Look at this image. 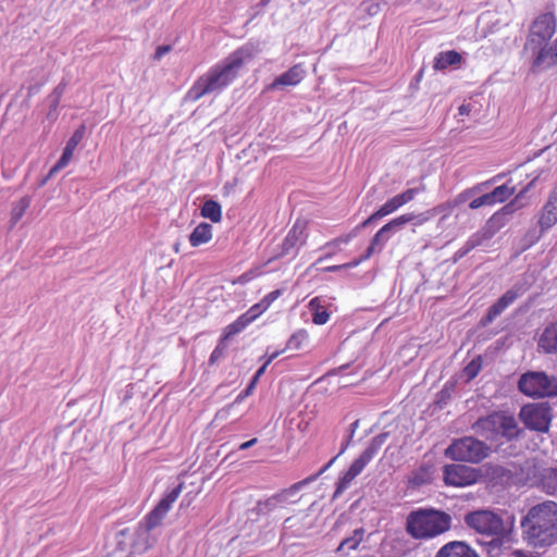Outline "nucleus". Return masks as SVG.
Returning <instances> with one entry per match:
<instances>
[{
    "label": "nucleus",
    "instance_id": "13d9d810",
    "mask_svg": "<svg viewBox=\"0 0 557 557\" xmlns=\"http://www.w3.org/2000/svg\"><path fill=\"white\" fill-rule=\"evenodd\" d=\"M470 112L469 108L465 104L459 107V113L460 114H468Z\"/></svg>",
    "mask_w": 557,
    "mask_h": 557
},
{
    "label": "nucleus",
    "instance_id": "1a4fd4ad",
    "mask_svg": "<svg viewBox=\"0 0 557 557\" xmlns=\"http://www.w3.org/2000/svg\"><path fill=\"white\" fill-rule=\"evenodd\" d=\"M333 465V460H330L324 467H322L319 472L313 475H310L302 481H299L293 484L290 487L283 490L281 493L273 495L265 499L264 502H258L256 507L250 510L251 517H259L261 515H265L276 508L280 504L287 500L288 495L299 491L305 485L315 481L323 472H325Z\"/></svg>",
    "mask_w": 557,
    "mask_h": 557
},
{
    "label": "nucleus",
    "instance_id": "72a5a7b5",
    "mask_svg": "<svg viewBox=\"0 0 557 557\" xmlns=\"http://www.w3.org/2000/svg\"><path fill=\"white\" fill-rule=\"evenodd\" d=\"M30 201H32V199L29 197H23L15 203V206L12 209V213H11L12 224L17 223L22 219L25 211L29 208Z\"/></svg>",
    "mask_w": 557,
    "mask_h": 557
},
{
    "label": "nucleus",
    "instance_id": "6e6552de",
    "mask_svg": "<svg viewBox=\"0 0 557 557\" xmlns=\"http://www.w3.org/2000/svg\"><path fill=\"white\" fill-rule=\"evenodd\" d=\"M519 418L525 428L546 433L553 419L552 407L546 401L527 404L521 407Z\"/></svg>",
    "mask_w": 557,
    "mask_h": 557
},
{
    "label": "nucleus",
    "instance_id": "864d4df0",
    "mask_svg": "<svg viewBox=\"0 0 557 557\" xmlns=\"http://www.w3.org/2000/svg\"><path fill=\"white\" fill-rule=\"evenodd\" d=\"M257 441H258L257 438H251L250 441H247V442L240 444L239 449L246 450V449L250 448L251 446H253L257 443Z\"/></svg>",
    "mask_w": 557,
    "mask_h": 557
},
{
    "label": "nucleus",
    "instance_id": "473e14b6",
    "mask_svg": "<svg viewBox=\"0 0 557 557\" xmlns=\"http://www.w3.org/2000/svg\"><path fill=\"white\" fill-rule=\"evenodd\" d=\"M431 479L430 470L426 467H420L409 475L408 482L411 487L417 488L430 483Z\"/></svg>",
    "mask_w": 557,
    "mask_h": 557
},
{
    "label": "nucleus",
    "instance_id": "c756f323",
    "mask_svg": "<svg viewBox=\"0 0 557 557\" xmlns=\"http://www.w3.org/2000/svg\"><path fill=\"white\" fill-rule=\"evenodd\" d=\"M542 228H549L557 223V206L552 200H547L539 221Z\"/></svg>",
    "mask_w": 557,
    "mask_h": 557
},
{
    "label": "nucleus",
    "instance_id": "39448f33",
    "mask_svg": "<svg viewBox=\"0 0 557 557\" xmlns=\"http://www.w3.org/2000/svg\"><path fill=\"white\" fill-rule=\"evenodd\" d=\"M490 451L491 447L486 443L473 436H463L453 441L446 448L445 456L457 461L479 463Z\"/></svg>",
    "mask_w": 557,
    "mask_h": 557
},
{
    "label": "nucleus",
    "instance_id": "f3484780",
    "mask_svg": "<svg viewBox=\"0 0 557 557\" xmlns=\"http://www.w3.org/2000/svg\"><path fill=\"white\" fill-rule=\"evenodd\" d=\"M417 216L413 213H406L403 215H399L385 224L373 237L371 244H384L386 242H389L393 237V235L399 231V228L405 225L406 223H409L413 221Z\"/></svg>",
    "mask_w": 557,
    "mask_h": 557
},
{
    "label": "nucleus",
    "instance_id": "f03ea898",
    "mask_svg": "<svg viewBox=\"0 0 557 557\" xmlns=\"http://www.w3.org/2000/svg\"><path fill=\"white\" fill-rule=\"evenodd\" d=\"M523 540L535 548H545L557 542V503L545 500L532 506L521 519Z\"/></svg>",
    "mask_w": 557,
    "mask_h": 557
},
{
    "label": "nucleus",
    "instance_id": "c03bdc74",
    "mask_svg": "<svg viewBox=\"0 0 557 557\" xmlns=\"http://www.w3.org/2000/svg\"><path fill=\"white\" fill-rule=\"evenodd\" d=\"M280 354H281V351H275V352H273V354L269 357V359L267 360V362H265L262 367H260V368L257 370V372L255 373V375L252 376V379H251V380H253V381L257 383V382L259 381L260 376L264 373V371H265L267 367L269 366V363H270L272 360H274V359H275Z\"/></svg>",
    "mask_w": 557,
    "mask_h": 557
},
{
    "label": "nucleus",
    "instance_id": "6ab92c4d",
    "mask_svg": "<svg viewBox=\"0 0 557 557\" xmlns=\"http://www.w3.org/2000/svg\"><path fill=\"white\" fill-rule=\"evenodd\" d=\"M513 203L504 206L500 210L495 212L486 222L484 233L486 235H494L503 228L509 221V216L513 213Z\"/></svg>",
    "mask_w": 557,
    "mask_h": 557
},
{
    "label": "nucleus",
    "instance_id": "0eeeda50",
    "mask_svg": "<svg viewBox=\"0 0 557 557\" xmlns=\"http://www.w3.org/2000/svg\"><path fill=\"white\" fill-rule=\"evenodd\" d=\"M463 521L469 529L482 535L500 534L506 524L498 513L490 509L469 511Z\"/></svg>",
    "mask_w": 557,
    "mask_h": 557
},
{
    "label": "nucleus",
    "instance_id": "9b49d317",
    "mask_svg": "<svg viewBox=\"0 0 557 557\" xmlns=\"http://www.w3.org/2000/svg\"><path fill=\"white\" fill-rule=\"evenodd\" d=\"M444 482L451 486H467L483 478V470L461 463L446 465L443 468Z\"/></svg>",
    "mask_w": 557,
    "mask_h": 557
},
{
    "label": "nucleus",
    "instance_id": "412c9836",
    "mask_svg": "<svg viewBox=\"0 0 557 557\" xmlns=\"http://www.w3.org/2000/svg\"><path fill=\"white\" fill-rule=\"evenodd\" d=\"M462 61L461 53L456 50L441 51L434 57L433 69L435 71H445L449 66H460Z\"/></svg>",
    "mask_w": 557,
    "mask_h": 557
},
{
    "label": "nucleus",
    "instance_id": "052dcab7",
    "mask_svg": "<svg viewBox=\"0 0 557 557\" xmlns=\"http://www.w3.org/2000/svg\"><path fill=\"white\" fill-rule=\"evenodd\" d=\"M64 148H65L66 150L72 151L73 153H74V151H75V149H76V147H74V146H72V145H70V144H67V143H66V145H65V147H64Z\"/></svg>",
    "mask_w": 557,
    "mask_h": 557
},
{
    "label": "nucleus",
    "instance_id": "bf43d9fd",
    "mask_svg": "<svg viewBox=\"0 0 557 557\" xmlns=\"http://www.w3.org/2000/svg\"><path fill=\"white\" fill-rule=\"evenodd\" d=\"M319 301H320L319 298L311 299V301L309 304L310 308L314 309L315 307H318L319 306Z\"/></svg>",
    "mask_w": 557,
    "mask_h": 557
},
{
    "label": "nucleus",
    "instance_id": "2eb2a0df",
    "mask_svg": "<svg viewBox=\"0 0 557 557\" xmlns=\"http://www.w3.org/2000/svg\"><path fill=\"white\" fill-rule=\"evenodd\" d=\"M515 193V188L504 184L494 188L491 193L484 194L470 201L469 208L472 210L479 209L483 206H494L496 203H503L509 199Z\"/></svg>",
    "mask_w": 557,
    "mask_h": 557
},
{
    "label": "nucleus",
    "instance_id": "4c0bfd02",
    "mask_svg": "<svg viewBox=\"0 0 557 557\" xmlns=\"http://www.w3.org/2000/svg\"><path fill=\"white\" fill-rule=\"evenodd\" d=\"M481 367H482L481 357H478V358L471 360L463 369V372H465V375L467 376V379L468 380L474 379L479 374Z\"/></svg>",
    "mask_w": 557,
    "mask_h": 557
},
{
    "label": "nucleus",
    "instance_id": "4468645a",
    "mask_svg": "<svg viewBox=\"0 0 557 557\" xmlns=\"http://www.w3.org/2000/svg\"><path fill=\"white\" fill-rule=\"evenodd\" d=\"M282 294L281 289H275L268 294L263 299H261L258 304L253 305L247 312L242 314L236 320L235 329H245L249 323L256 320L262 312H264L270 305L277 299Z\"/></svg>",
    "mask_w": 557,
    "mask_h": 557
},
{
    "label": "nucleus",
    "instance_id": "4d7b16f0",
    "mask_svg": "<svg viewBox=\"0 0 557 557\" xmlns=\"http://www.w3.org/2000/svg\"><path fill=\"white\" fill-rule=\"evenodd\" d=\"M348 367V364H345V366H342V367H338L337 369H334L332 371H330L327 374L331 375V374H335L337 372H341L342 370L346 369Z\"/></svg>",
    "mask_w": 557,
    "mask_h": 557
},
{
    "label": "nucleus",
    "instance_id": "4be33fe9",
    "mask_svg": "<svg viewBox=\"0 0 557 557\" xmlns=\"http://www.w3.org/2000/svg\"><path fill=\"white\" fill-rule=\"evenodd\" d=\"M539 347L545 354L557 352V321L548 324L539 338Z\"/></svg>",
    "mask_w": 557,
    "mask_h": 557
},
{
    "label": "nucleus",
    "instance_id": "7ed1b4c3",
    "mask_svg": "<svg viewBox=\"0 0 557 557\" xmlns=\"http://www.w3.org/2000/svg\"><path fill=\"white\" fill-rule=\"evenodd\" d=\"M451 527V517L434 508H420L411 511L406 519V531L416 540L438 536Z\"/></svg>",
    "mask_w": 557,
    "mask_h": 557
},
{
    "label": "nucleus",
    "instance_id": "3c124183",
    "mask_svg": "<svg viewBox=\"0 0 557 557\" xmlns=\"http://www.w3.org/2000/svg\"><path fill=\"white\" fill-rule=\"evenodd\" d=\"M164 251H162L161 253L164 255H173V253H177L180 251V246H164Z\"/></svg>",
    "mask_w": 557,
    "mask_h": 557
},
{
    "label": "nucleus",
    "instance_id": "cd10ccee",
    "mask_svg": "<svg viewBox=\"0 0 557 557\" xmlns=\"http://www.w3.org/2000/svg\"><path fill=\"white\" fill-rule=\"evenodd\" d=\"M401 206L398 196H394L388 199L381 208L372 213L363 223L362 226H367L372 222L382 219L385 215H388L399 209Z\"/></svg>",
    "mask_w": 557,
    "mask_h": 557
},
{
    "label": "nucleus",
    "instance_id": "8fccbe9b",
    "mask_svg": "<svg viewBox=\"0 0 557 557\" xmlns=\"http://www.w3.org/2000/svg\"><path fill=\"white\" fill-rule=\"evenodd\" d=\"M359 425V420L354 421L349 426V434L347 435L346 440L352 441V437L355 435V432Z\"/></svg>",
    "mask_w": 557,
    "mask_h": 557
},
{
    "label": "nucleus",
    "instance_id": "9d476101",
    "mask_svg": "<svg viewBox=\"0 0 557 557\" xmlns=\"http://www.w3.org/2000/svg\"><path fill=\"white\" fill-rule=\"evenodd\" d=\"M556 16L553 12L540 14L532 23L527 46L532 49H542L556 32Z\"/></svg>",
    "mask_w": 557,
    "mask_h": 557
},
{
    "label": "nucleus",
    "instance_id": "ddd939ff",
    "mask_svg": "<svg viewBox=\"0 0 557 557\" xmlns=\"http://www.w3.org/2000/svg\"><path fill=\"white\" fill-rule=\"evenodd\" d=\"M183 483L175 486L170 493H168L154 507V509L146 517V529L148 531L158 527L172 504L177 499L182 492Z\"/></svg>",
    "mask_w": 557,
    "mask_h": 557
},
{
    "label": "nucleus",
    "instance_id": "37998d69",
    "mask_svg": "<svg viewBox=\"0 0 557 557\" xmlns=\"http://www.w3.org/2000/svg\"><path fill=\"white\" fill-rule=\"evenodd\" d=\"M292 247L293 246H289V247L281 246L280 247V251L273 252L272 256L268 258V260L265 261L264 264H270L274 260L284 258L285 256L289 255V250H290Z\"/></svg>",
    "mask_w": 557,
    "mask_h": 557
},
{
    "label": "nucleus",
    "instance_id": "680f3d73",
    "mask_svg": "<svg viewBox=\"0 0 557 557\" xmlns=\"http://www.w3.org/2000/svg\"><path fill=\"white\" fill-rule=\"evenodd\" d=\"M58 103H59V96L55 97L53 100V111H55Z\"/></svg>",
    "mask_w": 557,
    "mask_h": 557
},
{
    "label": "nucleus",
    "instance_id": "de8ad7c7",
    "mask_svg": "<svg viewBox=\"0 0 557 557\" xmlns=\"http://www.w3.org/2000/svg\"><path fill=\"white\" fill-rule=\"evenodd\" d=\"M171 49L172 48L169 45L158 46L156 51H154L153 59L154 60H160L163 55L169 53L171 51Z\"/></svg>",
    "mask_w": 557,
    "mask_h": 557
},
{
    "label": "nucleus",
    "instance_id": "a19ab883",
    "mask_svg": "<svg viewBox=\"0 0 557 557\" xmlns=\"http://www.w3.org/2000/svg\"><path fill=\"white\" fill-rule=\"evenodd\" d=\"M422 189L421 188H408L406 189L405 191H403L401 194H398V198H399V201L401 203V206H405L406 203L410 202L411 200L414 199V197L421 191Z\"/></svg>",
    "mask_w": 557,
    "mask_h": 557
},
{
    "label": "nucleus",
    "instance_id": "a18cd8bd",
    "mask_svg": "<svg viewBox=\"0 0 557 557\" xmlns=\"http://www.w3.org/2000/svg\"><path fill=\"white\" fill-rule=\"evenodd\" d=\"M329 318H330V314L326 310L315 311L313 313L312 321H313V323H315L318 325H322V324L326 323Z\"/></svg>",
    "mask_w": 557,
    "mask_h": 557
},
{
    "label": "nucleus",
    "instance_id": "5701e85b",
    "mask_svg": "<svg viewBox=\"0 0 557 557\" xmlns=\"http://www.w3.org/2000/svg\"><path fill=\"white\" fill-rule=\"evenodd\" d=\"M366 530L363 528L355 529L350 536L345 537L336 548V553L342 556H347L349 552L358 549L360 543L363 541Z\"/></svg>",
    "mask_w": 557,
    "mask_h": 557
},
{
    "label": "nucleus",
    "instance_id": "58836bf2",
    "mask_svg": "<svg viewBox=\"0 0 557 557\" xmlns=\"http://www.w3.org/2000/svg\"><path fill=\"white\" fill-rule=\"evenodd\" d=\"M306 338H307V332L304 330H300L290 336V338L287 342L286 347L288 349H294V350L299 349L302 341H305Z\"/></svg>",
    "mask_w": 557,
    "mask_h": 557
},
{
    "label": "nucleus",
    "instance_id": "bb28decb",
    "mask_svg": "<svg viewBox=\"0 0 557 557\" xmlns=\"http://www.w3.org/2000/svg\"><path fill=\"white\" fill-rule=\"evenodd\" d=\"M236 325V321L233 322L232 324L227 325L226 329L224 330V334L223 336L220 338L216 347L214 348V350L212 351L210 358H209V363L210 364H213L215 363L224 354V350L226 348V341H228L230 338H232L233 336H235L236 334H238L239 332H242L244 329H233L234 326Z\"/></svg>",
    "mask_w": 557,
    "mask_h": 557
},
{
    "label": "nucleus",
    "instance_id": "ea45409f",
    "mask_svg": "<svg viewBox=\"0 0 557 557\" xmlns=\"http://www.w3.org/2000/svg\"><path fill=\"white\" fill-rule=\"evenodd\" d=\"M74 153L70 150L63 149L61 158L58 160V162L54 164V166L50 170L49 175H52L54 172L65 168L70 161L72 160Z\"/></svg>",
    "mask_w": 557,
    "mask_h": 557
},
{
    "label": "nucleus",
    "instance_id": "dca6fc26",
    "mask_svg": "<svg viewBox=\"0 0 557 557\" xmlns=\"http://www.w3.org/2000/svg\"><path fill=\"white\" fill-rule=\"evenodd\" d=\"M306 76L304 65L298 63L289 67L286 72L278 75L271 84L267 86V90H276L283 87L297 86Z\"/></svg>",
    "mask_w": 557,
    "mask_h": 557
},
{
    "label": "nucleus",
    "instance_id": "f257e3e1",
    "mask_svg": "<svg viewBox=\"0 0 557 557\" xmlns=\"http://www.w3.org/2000/svg\"><path fill=\"white\" fill-rule=\"evenodd\" d=\"M252 58L253 53L249 48H238L222 63L211 66L200 75L187 91L186 98L196 102L208 94L224 89L236 79L245 62Z\"/></svg>",
    "mask_w": 557,
    "mask_h": 557
},
{
    "label": "nucleus",
    "instance_id": "e433bc0d",
    "mask_svg": "<svg viewBox=\"0 0 557 557\" xmlns=\"http://www.w3.org/2000/svg\"><path fill=\"white\" fill-rule=\"evenodd\" d=\"M374 248L375 246H368L367 250L364 253H362L360 257L358 258H355L352 261L346 263V264H343V265H334V267H329L326 268L327 271H336L338 269H342V268H350V267H356L358 265L362 260H366L368 258H370L372 256V253L374 252Z\"/></svg>",
    "mask_w": 557,
    "mask_h": 557
},
{
    "label": "nucleus",
    "instance_id": "e2e57ef3",
    "mask_svg": "<svg viewBox=\"0 0 557 557\" xmlns=\"http://www.w3.org/2000/svg\"><path fill=\"white\" fill-rule=\"evenodd\" d=\"M172 263V260H170L169 262H166V265L170 267Z\"/></svg>",
    "mask_w": 557,
    "mask_h": 557
},
{
    "label": "nucleus",
    "instance_id": "5fc2aeb1",
    "mask_svg": "<svg viewBox=\"0 0 557 557\" xmlns=\"http://www.w3.org/2000/svg\"><path fill=\"white\" fill-rule=\"evenodd\" d=\"M469 252V249L466 248V249H460L459 251H457L454 256V262H457L458 259L462 258L463 256H466L467 253Z\"/></svg>",
    "mask_w": 557,
    "mask_h": 557
},
{
    "label": "nucleus",
    "instance_id": "09e8293b",
    "mask_svg": "<svg viewBox=\"0 0 557 557\" xmlns=\"http://www.w3.org/2000/svg\"><path fill=\"white\" fill-rule=\"evenodd\" d=\"M255 276L252 271L246 272L239 275L236 280L233 281V284H245L249 282Z\"/></svg>",
    "mask_w": 557,
    "mask_h": 557
},
{
    "label": "nucleus",
    "instance_id": "f8f14e48",
    "mask_svg": "<svg viewBox=\"0 0 557 557\" xmlns=\"http://www.w3.org/2000/svg\"><path fill=\"white\" fill-rule=\"evenodd\" d=\"M523 288L519 285H515L512 288L508 289L502 297L497 299L495 304H493L486 314L481 319L480 325L485 327L491 324L498 315L503 313V311L511 305L522 293Z\"/></svg>",
    "mask_w": 557,
    "mask_h": 557
},
{
    "label": "nucleus",
    "instance_id": "6e6d98bb",
    "mask_svg": "<svg viewBox=\"0 0 557 557\" xmlns=\"http://www.w3.org/2000/svg\"><path fill=\"white\" fill-rule=\"evenodd\" d=\"M548 199L555 202V205L557 206V187L553 189Z\"/></svg>",
    "mask_w": 557,
    "mask_h": 557
},
{
    "label": "nucleus",
    "instance_id": "c85d7f7f",
    "mask_svg": "<svg viewBox=\"0 0 557 557\" xmlns=\"http://www.w3.org/2000/svg\"><path fill=\"white\" fill-rule=\"evenodd\" d=\"M307 222L297 220L288 232L285 244H302L307 239Z\"/></svg>",
    "mask_w": 557,
    "mask_h": 557
},
{
    "label": "nucleus",
    "instance_id": "20e7f679",
    "mask_svg": "<svg viewBox=\"0 0 557 557\" xmlns=\"http://www.w3.org/2000/svg\"><path fill=\"white\" fill-rule=\"evenodd\" d=\"M518 389L531 398L556 397L557 376L545 371L529 370L520 375Z\"/></svg>",
    "mask_w": 557,
    "mask_h": 557
},
{
    "label": "nucleus",
    "instance_id": "49530a36",
    "mask_svg": "<svg viewBox=\"0 0 557 557\" xmlns=\"http://www.w3.org/2000/svg\"><path fill=\"white\" fill-rule=\"evenodd\" d=\"M256 384H257V383H256L253 380H251V381H250V383L248 384V386L246 387V389H244V391H243V392H242V393L236 397V399H235L234 404L239 403V401H242L244 398H246L247 396H249V395L252 393V391H253V388H255Z\"/></svg>",
    "mask_w": 557,
    "mask_h": 557
},
{
    "label": "nucleus",
    "instance_id": "b1692460",
    "mask_svg": "<svg viewBox=\"0 0 557 557\" xmlns=\"http://www.w3.org/2000/svg\"><path fill=\"white\" fill-rule=\"evenodd\" d=\"M502 419V413H492L486 417L480 418L474 424L473 429L476 433H491L498 435L499 422Z\"/></svg>",
    "mask_w": 557,
    "mask_h": 557
},
{
    "label": "nucleus",
    "instance_id": "423d86ee",
    "mask_svg": "<svg viewBox=\"0 0 557 557\" xmlns=\"http://www.w3.org/2000/svg\"><path fill=\"white\" fill-rule=\"evenodd\" d=\"M388 436V432H383L371 440L369 446L361 453V455L351 463L349 469L338 480L333 498L338 497L349 486L351 481L362 472L366 466L382 448Z\"/></svg>",
    "mask_w": 557,
    "mask_h": 557
},
{
    "label": "nucleus",
    "instance_id": "c9c22d12",
    "mask_svg": "<svg viewBox=\"0 0 557 557\" xmlns=\"http://www.w3.org/2000/svg\"><path fill=\"white\" fill-rule=\"evenodd\" d=\"M483 476H488L492 480L502 479L506 474V469L498 465H484L482 468Z\"/></svg>",
    "mask_w": 557,
    "mask_h": 557
},
{
    "label": "nucleus",
    "instance_id": "393cba45",
    "mask_svg": "<svg viewBox=\"0 0 557 557\" xmlns=\"http://www.w3.org/2000/svg\"><path fill=\"white\" fill-rule=\"evenodd\" d=\"M499 423L498 435L508 441L519 438L523 433V430L518 426L516 419L511 416L502 414Z\"/></svg>",
    "mask_w": 557,
    "mask_h": 557
},
{
    "label": "nucleus",
    "instance_id": "a211bd4d",
    "mask_svg": "<svg viewBox=\"0 0 557 557\" xmlns=\"http://www.w3.org/2000/svg\"><path fill=\"white\" fill-rule=\"evenodd\" d=\"M512 525L513 521L511 520L509 524L504 525V531L500 534H491L488 535L491 540L482 543L488 557H497L504 545L511 542Z\"/></svg>",
    "mask_w": 557,
    "mask_h": 557
},
{
    "label": "nucleus",
    "instance_id": "603ef678",
    "mask_svg": "<svg viewBox=\"0 0 557 557\" xmlns=\"http://www.w3.org/2000/svg\"><path fill=\"white\" fill-rule=\"evenodd\" d=\"M350 443L351 442L349 440H345L344 443L342 444L339 453L335 457H333L331 460H333V462H334L338 456H341L342 454L345 453V450L348 448Z\"/></svg>",
    "mask_w": 557,
    "mask_h": 557
},
{
    "label": "nucleus",
    "instance_id": "a878e982",
    "mask_svg": "<svg viewBox=\"0 0 557 557\" xmlns=\"http://www.w3.org/2000/svg\"><path fill=\"white\" fill-rule=\"evenodd\" d=\"M539 485L547 494H557V467L542 469L539 474Z\"/></svg>",
    "mask_w": 557,
    "mask_h": 557
},
{
    "label": "nucleus",
    "instance_id": "79ce46f5",
    "mask_svg": "<svg viewBox=\"0 0 557 557\" xmlns=\"http://www.w3.org/2000/svg\"><path fill=\"white\" fill-rule=\"evenodd\" d=\"M85 131H86V127L85 125H81L74 133L73 135L71 136V138L67 140V144L74 146L77 148V146L79 145V143L83 140L84 136H85Z\"/></svg>",
    "mask_w": 557,
    "mask_h": 557
},
{
    "label": "nucleus",
    "instance_id": "7c9ffc66",
    "mask_svg": "<svg viewBox=\"0 0 557 557\" xmlns=\"http://www.w3.org/2000/svg\"><path fill=\"white\" fill-rule=\"evenodd\" d=\"M212 238V226L209 223H200L191 232L189 239L191 244H205Z\"/></svg>",
    "mask_w": 557,
    "mask_h": 557
},
{
    "label": "nucleus",
    "instance_id": "aec40b11",
    "mask_svg": "<svg viewBox=\"0 0 557 557\" xmlns=\"http://www.w3.org/2000/svg\"><path fill=\"white\" fill-rule=\"evenodd\" d=\"M435 557H479L476 552L463 541L445 544Z\"/></svg>",
    "mask_w": 557,
    "mask_h": 557
},
{
    "label": "nucleus",
    "instance_id": "2f4dec72",
    "mask_svg": "<svg viewBox=\"0 0 557 557\" xmlns=\"http://www.w3.org/2000/svg\"><path fill=\"white\" fill-rule=\"evenodd\" d=\"M201 215L210 219L212 222H220L222 219V208L215 200H207L201 207Z\"/></svg>",
    "mask_w": 557,
    "mask_h": 557
},
{
    "label": "nucleus",
    "instance_id": "f704fd0d",
    "mask_svg": "<svg viewBox=\"0 0 557 557\" xmlns=\"http://www.w3.org/2000/svg\"><path fill=\"white\" fill-rule=\"evenodd\" d=\"M454 389H455V383L447 382L444 385V387L437 393L435 404L441 408L444 405H446L449 401V399L451 398V394H453Z\"/></svg>",
    "mask_w": 557,
    "mask_h": 557
}]
</instances>
